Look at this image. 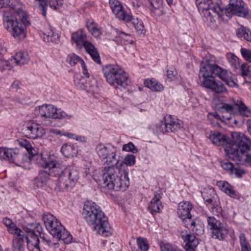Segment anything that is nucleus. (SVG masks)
<instances>
[{
	"label": "nucleus",
	"mask_w": 251,
	"mask_h": 251,
	"mask_svg": "<svg viewBox=\"0 0 251 251\" xmlns=\"http://www.w3.org/2000/svg\"><path fill=\"white\" fill-rule=\"evenodd\" d=\"M27 247L29 251H43L39 246V239L37 235H31L26 240Z\"/></svg>",
	"instance_id": "72a5a7b5"
},
{
	"label": "nucleus",
	"mask_w": 251,
	"mask_h": 251,
	"mask_svg": "<svg viewBox=\"0 0 251 251\" xmlns=\"http://www.w3.org/2000/svg\"><path fill=\"white\" fill-rule=\"evenodd\" d=\"M51 177H54L48 169L40 170L38 174L33 180V184L38 188H42L47 186L50 180Z\"/></svg>",
	"instance_id": "6ab92c4d"
},
{
	"label": "nucleus",
	"mask_w": 251,
	"mask_h": 251,
	"mask_svg": "<svg viewBox=\"0 0 251 251\" xmlns=\"http://www.w3.org/2000/svg\"><path fill=\"white\" fill-rule=\"evenodd\" d=\"M67 61L71 66H74L78 63H80L81 65L82 64L84 65V61L74 53L69 54L67 58Z\"/></svg>",
	"instance_id": "8fccbe9b"
},
{
	"label": "nucleus",
	"mask_w": 251,
	"mask_h": 251,
	"mask_svg": "<svg viewBox=\"0 0 251 251\" xmlns=\"http://www.w3.org/2000/svg\"><path fill=\"white\" fill-rule=\"evenodd\" d=\"M125 163L127 165L132 166L135 162V157L133 154H127L124 159Z\"/></svg>",
	"instance_id": "0e129e2a"
},
{
	"label": "nucleus",
	"mask_w": 251,
	"mask_h": 251,
	"mask_svg": "<svg viewBox=\"0 0 251 251\" xmlns=\"http://www.w3.org/2000/svg\"><path fill=\"white\" fill-rule=\"evenodd\" d=\"M184 226L191 230L197 235H201L204 232V225L199 218L192 219V218H187L183 223Z\"/></svg>",
	"instance_id": "aec40b11"
},
{
	"label": "nucleus",
	"mask_w": 251,
	"mask_h": 251,
	"mask_svg": "<svg viewBox=\"0 0 251 251\" xmlns=\"http://www.w3.org/2000/svg\"><path fill=\"white\" fill-rule=\"evenodd\" d=\"M145 85L152 91L160 92L163 90V85L153 79L146 80Z\"/></svg>",
	"instance_id": "58836bf2"
},
{
	"label": "nucleus",
	"mask_w": 251,
	"mask_h": 251,
	"mask_svg": "<svg viewBox=\"0 0 251 251\" xmlns=\"http://www.w3.org/2000/svg\"><path fill=\"white\" fill-rule=\"evenodd\" d=\"M122 150L124 151H131L133 153H136L138 151L137 149L131 142H129L128 144L124 145Z\"/></svg>",
	"instance_id": "e2e57ef3"
},
{
	"label": "nucleus",
	"mask_w": 251,
	"mask_h": 251,
	"mask_svg": "<svg viewBox=\"0 0 251 251\" xmlns=\"http://www.w3.org/2000/svg\"><path fill=\"white\" fill-rule=\"evenodd\" d=\"M10 59L12 62L11 64L13 67L15 65H23L26 64L29 60V57L27 52H19Z\"/></svg>",
	"instance_id": "c85d7f7f"
},
{
	"label": "nucleus",
	"mask_w": 251,
	"mask_h": 251,
	"mask_svg": "<svg viewBox=\"0 0 251 251\" xmlns=\"http://www.w3.org/2000/svg\"><path fill=\"white\" fill-rule=\"evenodd\" d=\"M47 229L54 237L64 229V226L52 214L48 213L43 217Z\"/></svg>",
	"instance_id": "f3484780"
},
{
	"label": "nucleus",
	"mask_w": 251,
	"mask_h": 251,
	"mask_svg": "<svg viewBox=\"0 0 251 251\" xmlns=\"http://www.w3.org/2000/svg\"><path fill=\"white\" fill-rule=\"evenodd\" d=\"M40 237L41 240V242L45 245H47L50 249L53 248V246L58 245V244L57 243H52L48 237L45 236L44 234H40Z\"/></svg>",
	"instance_id": "4d7b16f0"
},
{
	"label": "nucleus",
	"mask_w": 251,
	"mask_h": 251,
	"mask_svg": "<svg viewBox=\"0 0 251 251\" xmlns=\"http://www.w3.org/2000/svg\"><path fill=\"white\" fill-rule=\"evenodd\" d=\"M181 236L184 242L187 251H193L199 244L198 240L196 236L191 234H187V232L182 231Z\"/></svg>",
	"instance_id": "393cba45"
},
{
	"label": "nucleus",
	"mask_w": 251,
	"mask_h": 251,
	"mask_svg": "<svg viewBox=\"0 0 251 251\" xmlns=\"http://www.w3.org/2000/svg\"><path fill=\"white\" fill-rule=\"evenodd\" d=\"M208 65L203 59L201 63L199 73V78L201 80V85L209 89H211L214 83L217 81L213 75H209L211 70L208 69Z\"/></svg>",
	"instance_id": "4468645a"
},
{
	"label": "nucleus",
	"mask_w": 251,
	"mask_h": 251,
	"mask_svg": "<svg viewBox=\"0 0 251 251\" xmlns=\"http://www.w3.org/2000/svg\"><path fill=\"white\" fill-rule=\"evenodd\" d=\"M87 79V83L84 84V88L81 89L90 93L94 94L97 92L98 91V86L96 81L95 79L92 80H90L89 79Z\"/></svg>",
	"instance_id": "37998d69"
},
{
	"label": "nucleus",
	"mask_w": 251,
	"mask_h": 251,
	"mask_svg": "<svg viewBox=\"0 0 251 251\" xmlns=\"http://www.w3.org/2000/svg\"><path fill=\"white\" fill-rule=\"evenodd\" d=\"M58 172L53 175L58 177L57 187L61 191L73 188L79 178V172L74 166H68L63 169L62 161L59 163Z\"/></svg>",
	"instance_id": "20e7f679"
},
{
	"label": "nucleus",
	"mask_w": 251,
	"mask_h": 251,
	"mask_svg": "<svg viewBox=\"0 0 251 251\" xmlns=\"http://www.w3.org/2000/svg\"><path fill=\"white\" fill-rule=\"evenodd\" d=\"M72 41L76 44L77 47H81L88 40L87 36L84 32L82 30H78L73 33L72 35Z\"/></svg>",
	"instance_id": "2f4dec72"
},
{
	"label": "nucleus",
	"mask_w": 251,
	"mask_h": 251,
	"mask_svg": "<svg viewBox=\"0 0 251 251\" xmlns=\"http://www.w3.org/2000/svg\"><path fill=\"white\" fill-rule=\"evenodd\" d=\"M24 6L18 3L12 6V11L11 12L12 14H16L19 17L18 20H19L22 21L23 24V26L25 28L29 25V22L28 20V17L25 11H24Z\"/></svg>",
	"instance_id": "5701e85b"
},
{
	"label": "nucleus",
	"mask_w": 251,
	"mask_h": 251,
	"mask_svg": "<svg viewBox=\"0 0 251 251\" xmlns=\"http://www.w3.org/2000/svg\"><path fill=\"white\" fill-rule=\"evenodd\" d=\"M137 243L139 248L141 250L147 251L149 249V245L147 243V241L144 238H139L137 239Z\"/></svg>",
	"instance_id": "052dcab7"
},
{
	"label": "nucleus",
	"mask_w": 251,
	"mask_h": 251,
	"mask_svg": "<svg viewBox=\"0 0 251 251\" xmlns=\"http://www.w3.org/2000/svg\"><path fill=\"white\" fill-rule=\"evenodd\" d=\"M207 137L216 146H224L225 149L229 146V139L226 135L218 131H211Z\"/></svg>",
	"instance_id": "a211bd4d"
},
{
	"label": "nucleus",
	"mask_w": 251,
	"mask_h": 251,
	"mask_svg": "<svg viewBox=\"0 0 251 251\" xmlns=\"http://www.w3.org/2000/svg\"><path fill=\"white\" fill-rule=\"evenodd\" d=\"M150 5L151 12L154 17H159L164 14L162 0H152Z\"/></svg>",
	"instance_id": "473e14b6"
},
{
	"label": "nucleus",
	"mask_w": 251,
	"mask_h": 251,
	"mask_svg": "<svg viewBox=\"0 0 251 251\" xmlns=\"http://www.w3.org/2000/svg\"><path fill=\"white\" fill-rule=\"evenodd\" d=\"M48 4L51 9L56 10L61 7L62 3L59 0H49Z\"/></svg>",
	"instance_id": "69168bd1"
},
{
	"label": "nucleus",
	"mask_w": 251,
	"mask_h": 251,
	"mask_svg": "<svg viewBox=\"0 0 251 251\" xmlns=\"http://www.w3.org/2000/svg\"><path fill=\"white\" fill-rule=\"evenodd\" d=\"M192 208L193 206L189 201H183L178 204L177 214L183 223L186 219L192 218L190 211Z\"/></svg>",
	"instance_id": "412c9836"
},
{
	"label": "nucleus",
	"mask_w": 251,
	"mask_h": 251,
	"mask_svg": "<svg viewBox=\"0 0 251 251\" xmlns=\"http://www.w3.org/2000/svg\"><path fill=\"white\" fill-rule=\"evenodd\" d=\"M234 104L235 105L236 111L237 110L240 113L247 117H251V110L240 99L234 100Z\"/></svg>",
	"instance_id": "f704fd0d"
},
{
	"label": "nucleus",
	"mask_w": 251,
	"mask_h": 251,
	"mask_svg": "<svg viewBox=\"0 0 251 251\" xmlns=\"http://www.w3.org/2000/svg\"><path fill=\"white\" fill-rule=\"evenodd\" d=\"M82 215L88 224L100 235L104 237L111 235V228L107 217L95 202H86Z\"/></svg>",
	"instance_id": "7ed1b4c3"
},
{
	"label": "nucleus",
	"mask_w": 251,
	"mask_h": 251,
	"mask_svg": "<svg viewBox=\"0 0 251 251\" xmlns=\"http://www.w3.org/2000/svg\"><path fill=\"white\" fill-rule=\"evenodd\" d=\"M202 197L207 207L214 215L219 216L221 214L222 209L219 205V200L214 189H210L206 192H204Z\"/></svg>",
	"instance_id": "f8f14e48"
},
{
	"label": "nucleus",
	"mask_w": 251,
	"mask_h": 251,
	"mask_svg": "<svg viewBox=\"0 0 251 251\" xmlns=\"http://www.w3.org/2000/svg\"><path fill=\"white\" fill-rule=\"evenodd\" d=\"M118 37L121 39V43L133 44L134 43V40L131 36L124 32H120L118 34Z\"/></svg>",
	"instance_id": "3c124183"
},
{
	"label": "nucleus",
	"mask_w": 251,
	"mask_h": 251,
	"mask_svg": "<svg viewBox=\"0 0 251 251\" xmlns=\"http://www.w3.org/2000/svg\"><path fill=\"white\" fill-rule=\"evenodd\" d=\"M87 28L91 34L96 37H99L101 33L100 29L96 27L93 24L87 25Z\"/></svg>",
	"instance_id": "bf43d9fd"
},
{
	"label": "nucleus",
	"mask_w": 251,
	"mask_h": 251,
	"mask_svg": "<svg viewBox=\"0 0 251 251\" xmlns=\"http://www.w3.org/2000/svg\"><path fill=\"white\" fill-rule=\"evenodd\" d=\"M199 10L204 17V21L210 26H213L216 21L225 13L227 17L232 15L249 18L251 12L245 7L242 0H230L228 7L224 9L219 0H196Z\"/></svg>",
	"instance_id": "f03ea898"
},
{
	"label": "nucleus",
	"mask_w": 251,
	"mask_h": 251,
	"mask_svg": "<svg viewBox=\"0 0 251 251\" xmlns=\"http://www.w3.org/2000/svg\"><path fill=\"white\" fill-rule=\"evenodd\" d=\"M40 237L41 240V242L45 245H47L50 249L53 248V246L58 245V244L57 243H52L48 237L45 236L44 234H40Z\"/></svg>",
	"instance_id": "5fc2aeb1"
},
{
	"label": "nucleus",
	"mask_w": 251,
	"mask_h": 251,
	"mask_svg": "<svg viewBox=\"0 0 251 251\" xmlns=\"http://www.w3.org/2000/svg\"><path fill=\"white\" fill-rule=\"evenodd\" d=\"M106 81L115 88H125L128 85V76L124 69L117 64H108L102 69Z\"/></svg>",
	"instance_id": "39448f33"
},
{
	"label": "nucleus",
	"mask_w": 251,
	"mask_h": 251,
	"mask_svg": "<svg viewBox=\"0 0 251 251\" xmlns=\"http://www.w3.org/2000/svg\"><path fill=\"white\" fill-rule=\"evenodd\" d=\"M211 90L216 94H223L227 92L225 86L218 80L215 82Z\"/></svg>",
	"instance_id": "de8ad7c7"
},
{
	"label": "nucleus",
	"mask_w": 251,
	"mask_h": 251,
	"mask_svg": "<svg viewBox=\"0 0 251 251\" xmlns=\"http://www.w3.org/2000/svg\"><path fill=\"white\" fill-rule=\"evenodd\" d=\"M109 3L113 13L120 20L124 21L128 15L126 14L123 7L118 0H109Z\"/></svg>",
	"instance_id": "b1692460"
},
{
	"label": "nucleus",
	"mask_w": 251,
	"mask_h": 251,
	"mask_svg": "<svg viewBox=\"0 0 251 251\" xmlns=\"http://www.w3.org/2000/svg\"><path fill=\"white\" fill-rule=\"evenodd\" d=\"M124 21L128 23L129 26L132 25L138 34H145V31L143 23L141 21H139L138 19L134 18L132 16L128 15Z\"/></svg>",
	"instance_id": "cd10ccee"
},
{
	"label": "nucleus",
	"mask_w": 251,
	"mask_h": 251,
	"mask_svg": "<svg viewBox=\"0 0 251 251\" xmlns=\"http://www.w3.org/2000/svg\"><path fill=\"white\" fill-rule=\"evenodd\" d=\"M40 237L41 240V242L45 245H47L50 249L53 248V246L58 245V244L57 243H52L48 237L45 236L44 234H40Z\"/></svg>",
	"instance_id": "6e6d98bb"
},
{
	"label": "nucleus",
	"mask_w": 251,
	"mask_h": 251,
	"mask_svg": "<svg viewBox=\"0 0 251 251\" xmlns=\"http://www.w3.org/2000/svg\"><path fill=\"white\" fill-rule=\"evenodd\" d=\"M12 62H11L10 59L8 60H2L0 59V71H2L4 70H10L12 67Z\"/></svg>",
	"instance_id": "13d9d810"
},
{
	"label": "nucleus",
	"mask_w": 251,
	"mask_h": 251,
	"mask_svg": "<svg viewBox=\"0 0 251 251\" xmlns=\"http://www.w3.org/2000/svg\"><path fill=\"white\" fill-rule=\"evenodd\" d=\"M226 58L233 69L236 70L240 68L239 59L232 53H227L226 54Z\"/></svg>",
	"instance_id": "79ce46f5"
},
{
	"label": "nucleus",
	"mask_w": 251,
	"mask_h": 251,
	"mask_svg": "<svg viewBox=\"0 0 251 251\" xmlns=\"http://www.w3.org/2000/svg\"><path fill=\"white\" fill-rule=\"evenodd\" d=\"M39 4L38 8L41 11L42 14L45 16L46 15V8L47 6V0H35Z\"/></svg>",
	"instance_id": "864d4df0"
},
{
	"label": "nucleus",
	"mask_w": 251,
	"mask_h": 251,
	"mask_svg": "<svg viewBox=\"0 0 251 251\" xmlns=\"http://www.w3.org/2000/svg\"><path fill=\"white\" fill-rule=\"evenodd\" d=\"M236 34L238 37H243L247 41L251 42V32L249 29L242 27L238 29Z\"/></svg>",
	"instance_id": "a18cd8bd"
},
{
	"label": "nucleus",
	"mask_w": 251,
	"mask_h": 251,
	"mask_svg": "<svg viewBox=\"0 0 251 251\" xmlns=\"http://www.w3.org/2000/svg\"><path fill=\"white\" fill-rule=\"evenodd\" d=\"M7 230L9 233L15 235L17 238H20L22 236H24L23 235V233H24L23 231L18 228L15 224H14V226L9 227Z\"/></svg>",
	"instance_id": "603ef678"
},
{
	"label": "nucleus",
	"mask_w": 251,
	"mask_h": 251,
	"mask_svg": "<svg viewBox=\"0 0 251 251\" xmlns=\"http://www.w3.org/2000/svg\"><path fill=\"white\" fill-rule=\"evenodd\" d=\"M232 151H229L230 158L238 164L245 165L246 166H251V154H249L246 152L245 153H242L239 155H236L235 153L232 152Z\"/></svg>",
	"instance_id": "a878e982"
},
{
	"label": "nucleus",
	"mask_w": 251,
	"mask_h": 251,
	"mask_svg": "<svg viewBox=\"0 0 251 251\" xmlns=\"http://www.w3.org/2000/svg\"><path fill=\"white\" fill-rule=\"evenodd\" d=\"M161 196L159 194H156L149 204L148 208L152 215H155L160 213L163 206L160 201Z\"/></svg>",
	"instance_id": "c756f323"
},
{
	"label": "nucleus",
	"mask_w": 251,
	"mask_h": 251,
	"mask_svg": "<svg viewBox=\"0 0 251 251\" xmlns=\"http://www.w3.org/2000/svg\"><path fill=\"white\" fill-rule=\"evenodd\" d=\"M91 55L93 60L98 64H100L101 61L99 53L97 51L95 46L88 40L82 46Z\"/></svg>",
	"instance_id": "7c9ffc66"
},
{
	"label": "nucleus",
	"mask_w": 251,
	"mask_h": 251,
	"mask_svg": "<svg viewBox=\"0 0 251 251\" xmlns=\"http://www.w3.org/2000/svg\"><path fill=\"white\" fill-rule=\"evenodd\" d=\"M4 27L16 39L20 40L25 38L26 30L21 23L18 22V18L11 12L4 11L3 14Z\"/></svg>",
	"instance_id": "0eeeda50"
},
{
	"label": "nucleus",
	"mask_w": 251,
	"mask_h": 251,
	"mask_svg": "<svg viewBox=\"0 0 251 251\" xmlns=\"http://www.w3.org/2000/svg\"><path fill=\"white\" fill-rule=\"evenodd\" d=\"M61 151L66 157L74 156L77 152V150L75 146L71 143L64 144L61 148Z\"/></svg>",
	"instance_id": "c9c22d12"
},
{
	"label": "nucleus",
	"mask_w": 251,
	"mask_h": 251,
	"mask_svg": "<svg viewBox=\"0 0 251 251\" xmlns=\"http://www.w3.org/2000/svg\"><path fill=\"white\" fill-rule=\"evenodd\" d=\"M22 130L25 137L32 139L42 137L46 134L45 129L40 125L33 122H28Z\"/></svg>",
	"instance_id": "ddd939ff"
},
{
	"label": "nucleus",
	"mask_w": 251,
	"mask_h": 251,
	"mask_svg": "<svg viewBox=\"0 0 251 251\" xmlns=\"http://www.w3.org/2000/svg\"><path fill=\"white\" fill-rule=\"evenodd\" d=\"M36 116L53 119H63L67 116L66 113L61 109H58L51 104L43 105L36 107L34 109Z\"/></svg>",
	"instance_id": "1a4fd4ad"
},
{
	"label": "nucleus",
	"mask_w": 251,
	"mask_h": 251,
	"mask_svg": "<svg viewBox=\"0 0 251 251\" xmlns=\"http://www.w3.org/2000/svg\"><path fill=\"white\" fill-rule=\"evenodd\" d=\"M232 143L225 150L230 158L229 151H233L237 155L245 153L249 151L251 148V141L243 133L237 132L231 133ZM233 152V151H232ZM233 153V152H232Z\"/></svg>",
	"instance_id": "423d86ee"
},
{
	"label": "nucleus",
	"mask_w": 251,
	"mask_h": 251,
	"mask_svg": "<svg viewBox=\"0 0 251 251\" xmlns=\"http://www.w3.org/2000/svg\"><path fill=\"white\" fill-rule=\"evenodd\" d=\"M239 69L242 75L245 77L246 81L251 83V65L245 63L242 64Z\"/></svg>",
	"instance_id": "ea45409f"
},
{
	"label": "nucleus",
	"mask_w": 251,
	"mask_h": 251,
	"mask_svg": "<svg viewBox=\"0 0 251 251\" xmlns=\"http://www.w3.org/2000/svg\"><path fill=\"white\" fill-rule=\"evenodd\" d=\"M27 239L26 236L16 238L13 240V251H25V241Z\"/></svg>",
	"instance_id": "4c0bfd02"
},
{
	"label": "nucleus",
	"mask_w": 251,
	"mask_h": 251,
	"mask_svg": "<svg viewBox=\"0 0 251 251\" xmlns=\"http://www.w3.org/2000/svg\"><path fill=\"white\" fill-rule=\"evenodd\" d=\"M217 184L222 191L230 197L235 199H240V196L238 193H237L234 190V187L230 185L227 182L220 181L217 182Z\"/></svg>",
	"instance_id": "bb28decb"
},
{
	"label": "nucleus",
	"mask_w": 251,
	"mask_h": 251,
	"mask_svg": "<svg viewBox=\"0 0 251 251\" xmlns=\"http://www.w3.org/2000/svg\"><path fill=\"white\" fill-rule=\"evenodd\" d=\"M160 249L161 251H179L170 244H161Z\"/></svg>",
	"instance_id": "338daca9"
},
{
	"label": "nucleus",
	"mask_w": 251,
	"mask_h": 251,
	"mask_svg": "<svg viewBox=\"0 0 251 251\" xmlns=\"http://www.w3.org/2000/svg\"><path fill=\"white\" fill-rule=\"evenodd\" d=\"M241 251H251V246L243 233H241L239 236Z\"/></svg>",
	"instance_id": "c03bdc74"
},
{
	"label": "nucleus",
	"mask_w": 251,
	"mask_h": 251,
	"mask_svg": "<svg viewBox=\"0 0 251 251\" xmlns=\"http://www.w3.org/2000/svg\"><path fill=\"white\" fill-rule=\"evenodd\" d=\"M99 157L105 163L111 166L104 167L102 170V180L104 187L115 191H125L129 185V180L127 173L119 176L114 166L120 168L124 162L119 160L116 154V149L110 145L100 144L96 148Z\"/></svg>",
	"instance_id": "f257e3e1"
},
{
	"label": "nucleus",
	"mask_w": 251,
	"mask_h": 251,
	"mask_svg": "<svg viewBox=\"0 0 251 251\" xmlns=\"http://www.w3.org/2000/svg\"><path fill=\"white\" fill-rule=\"evenodd\" d=\"M203 60L208 65V69L211 70L210 75H214L218 76L223 81L225 82L226 85L230 87H233L235 83L233 80V74L231 72L228 71L219 66L215 62L214 56H206Z\"/></svg>",
	"instance_id": "6e6552de"
},
{
	"label": "nucleus",
	"mask_w": 251,
	"mask_h": 251,
	"mask_svg": "<svg viewBox=\"0 0 251 251\" xmlns=\"http://www.w3.org/2000/svg\"><path fill=\"white\" fill-rule=\"evenodd\" d=\"M176 71L174 69L171 68L167 70L166 76L167 78L169 79V81H171L176 78Z\"/></svg>",
	"instance_id": "774afa93"
},
{
	"label": "nucleus",
	"mask_w": 251,
	"mask_h": 251,
	"mask_svg": "<svg viewBox=\"0 0 251 251\" xmlns=\"http://www.w3.org/2000/svg\"><path fill=\"white\" fill-rule=\"evenodd\" d=\"M60 240H62L65 244H70L72 242L73 237L64 227V229H61V232L58 233V235H55V237Z\"/></svg>",
	"instance_id": "a19ab883"
},
{
	"label": "nucleus",
	"mask_w": 251,
	"mask_h": 251,
	"mask_svg": "<svg viewBox=\"0 0 251 251\" xmlns=\"http://www.w3.org/2000/svg\"><path fill=\"white\" fill-rule=\"evenodd\" d=\"M34 156H36V163L44 168V169L50 170L51 174L54 175L58 172L60 160L55 159L53 156L47 153H37Z\"/></svg>",
	"instance_id": "9b49d317"
},
{
	"label": "nucleus",
	"mask_w": 251,
	"mask_h": 251,
	"mask_svg": "<svg viewBox=\"0 0 251 251\" xmlns=\"http://www.w3.org/2000/svg\"><path fill=\"white\" fill-rule=\"evenodd\" d=\"M43 38L46 42L57 43L59 41L58 34L53 32L52 30L44 33Z\"/></svg>",
	"instance_id": "49530a36"
},
{
	"label": "nucleus",
	"mask_w": 251,
	"mask_h": 251,
	"mask_svg": "<svg viewBox=\"0 0 251 251\" xmlns=\"http://www.w3.org/2000/svg\"><path fill=\"white\" fill-rule=\"evenodd\" d=\"M165 123L164 127L165 132H175L180 129L182 127V122L181 121L173 120L172 117L170 115L165 117Z\"/></svg>",
	"instance_id": "4be33fe9"
},
{
	"label": "nucleus",
	"mask_w": 251,
	"mask_h": 251,
	"mask_svg": "<svg viewBox=\"0 0 251 251\" xmlns=\"http://www.w3.org/2000/svg\"><path fill=\"white\" fill-rule=\"evenodd\" d=\"M74 82L78 88L81 89L84 88V84L87 83V79L80 74H76L74 76Z\"/></svg>",
	"instance_id": "09e8293b"
},
{
	"label": "nucleus",
	"mask_w": 251,
	"mask_h": 251,
	"mask_svg": "<svg viewBox=\"0 0 251 251\" xmlns=\"http://www.w3.org/2000/svg\"><path fill=\"white\" fill-rule=\"evenodd\" d=\"M217 108L219 114H216L215 117H219L223 121H230L235 117L236 109L234 100L231 103H222Z\"/></svg>",
	"instance_id": "2eb2a0df"
},
{
	"label": "nucleus",
	"mask_w": 251,
	"mask_h": 251,
	"mask_svg": "<svg viewBox=\"0 0 251 251\" xmlns=\"http://www.w3.org/2000/svg\"><path fill=\"white\" fill-rule=\"evenodd\" d=\"M208 226L212 230V238L220 241L226 238L228 234L229 230L227 226L213 217L208 216Z\"/></svg>",
	"instance_id": "9d476101"
},
{
	"label": "nucleus",
	"mask_w": 251,
	"mask_h": 251,
	"mask_svg": "<svg viewBox=\"0 0 251 251\" xmlns=\"http://www.w3.org/2000/svg\"><path fill=\"white\" fill-rule=\"evenodd\" d=\"M0 157L10 163H15L18 166H22L24 163L21 158L22 157L19 150L15 148H3L0 150Z\"/></svg>",
	"instance_id": "dca6fc26"
},
{
	"label": "nucleus",
	"mask_w": 251,
	"mask_h": 251,
	"mask_svg": "<svg viewBox=\"0 0 251 251\" xmlns=\"http://www.w3.org/2000/svg\"><path fill=\"white\" fill-rule=\"evenodd\" d=\"M240 51L244 58L246 60L251 62V50L245 48H242Z\"/></svg>",
	"instance_id": "680f3d73"
},
{
	"label": "nucleus",
	"mask_w": 251,
	"mask_h": 251,
	"mask_svg": "<svg viewBox=\"0 0 251 251\" xmlns=\"http://www.w3.org/2000/svg\"><path fill=\"white\" fill-rule=\"evenodd\" d=\"M19 145L22 148H25L31 155V157H33L37 153V150L32 147L31 143L26 140L21 139L17 140Z\"/></svg>",
	"instance_id": "e433bc0d"
}]
</instances>
